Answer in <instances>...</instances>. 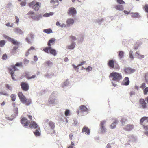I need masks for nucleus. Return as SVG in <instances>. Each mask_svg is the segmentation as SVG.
Returning <instances> with one entry per match:
<instances>
[{
    "instance_id": "f257e3e1",
    "label": "nucleus",
    "mask_w": 148,
    "mask_h": 148,
    "mask_svg": "<svg viewBox=\"0 0 148 148\" xmlns=\"http://www.w3.org/2000/svg\"><path fill=\"white\" fill-rule=\"evenodd\" d=\"M18 95L21 101L25 105L28 106L32 103L31 100L29 99H27L21 92L18 93Z\"/></svg>"
},
{
    "instance_id": "f03ea898",
    "label": "nucleus",
    "mask_w": 148,
    "mask_h": 148,
    "mask_svg": "<svg viewBox=\"0 0 148 148\" xmlns=\"http://www.w3.org/2000/svg\"><path fill=\"white\" fill-rule=\"evenodd\" d=\"M16 66L19 67H21L22 66V62L17 63L15 65H12L11 67L8 68V70L10 73L12 77V78L14 80H15L16 79L14 77L13 74L14 73V71L17 70V68Z\"/></svg>"
},
{
    "instance_id": "7ed1b4c3",
    "label": "nucleus",
    "mask_w": 148,
    "mask_h": 148,
    "mask_svg": "<svg viewBox=\"0 0 148 148\" xmlns=\"http://www.w3.org/2000/svg\"><path fill=\"white\" fill-rule=\"evenodd\" d=\"M109 77H112V80L117 82H119L122 79L123 77L121 74L116 72H113L109 75Z\"/></svg>"
},
{
    "instance_id": "20e7f679",
    "label": "nucleus",
    "mask_w": 148,
    "mask_h": 148,
    "mask_svg": "<svg viewBox=\"0 0 148 148\" xmlns=\"http://www.w3.org/2000/svg\"><path fill=\"white\" fill-rule=\"evenodd\" d=\"M140 123L142 125L144 129L145 130H148V117H143L141 118L140 121Z\"/></svg>"
},
{
    "instance_id": "39448f33",
    "label": "nucleus",
    "mask_w": 148,
    "mask_h": 148,
    "mask_svg": "<svg viewBox=\"0 0 148 148\" xmlns=\"http://www.w3.org/2000/svg\"><path fill=\"white\" fill-rule=\"evenodd\" d=\"M34 12L32 11H30L27 14V15L31 16V17L34 20L38 21L42 17L40 14L35 15L34 14Z\"/></svg>"
},
{
    "instance_id": "423d86ee",
    "label": "nucleus",
    "mask_w": 148,
    "mask_h": 148,
    "mask_svg": "<svg viewBox=\"0 0 148 148\" xmlns=\"http://www.w3.org/2000/svg\"><path fill=\"white\" fill-rule=\"evenodd\" d=\"M21 86L22 90L25 91H27L29 89V86L28 84L25 82H22L21 83Z\"/></svg>"
},
{
    "instance_id": "0eeeda50",
    "label": "nucleus",
    "mask_w": 148,
    "mask_h": 148,
    "mask_svg": "<svg viewBox=\"0 0 148 148\" xmlns=\"http://www.w3.org/2000/svg\"><path fill=\"white\" fill-rule=\"evenodd\" d=\"M21 122L24 126H28L30 123L29 121L25 117H23L21 119Z\"/></svg>"
},
{
    "instance_id": "6e6552de",
    "label": "nucleus",
    "mask_w": 148,
    "mask_h": 148,
    "mask_svg": "<svg viewBox=\"0 0 148 148\" xmlns=\"http://www.w3.org/2000/svg\"><path fill=\"white\" fill-rule=\"evenodd\" d=\"M139 103L141 107L143 109H145L147 107V103L145 102L144 99H140L139 100Z\"/></svg>"
},
{
    "instance_id": "1a4fd4ad",
    "label": "nucleus",
    "mask_w": 148,
    "mask_h": 148,
    "mask_svg": "<svg viewBox=\"0 0 148 148\" xmlns=\"http://www.w3.org/2000/svg\"><path fill=\"white\" fill-rule=\"evenodd\" d=\"M76 10L74 8L71 7L69 9L68 13L69 15L74 16L76 13Z\"/></svg>"
},
{
    "instance_id": "9d476101",
    "label": "nucleus",
    "mask_w": 148,
    "mask_h": 148,
    "mask_svg": "<svg viewBox=\"0 0 148 148\" xmlns=\"http://www.w3.org/2000/svg\"><path fill=\"white\" fill-rule=\"evenodd\" d=\"M50 2L53 8H56L59 4V2L58 0H51Z\"/></svg>"
},
{
    "instance_id": "9b49d317",
    "label": "nucleus",
    "mask_w": 148,
    "mask_h": 148,
    "mask_svg": "<svg viewBox=\"0 0 148 148\" xmlns=\"http://www.w3.org/2000/svg\"><path fill=\"white\" fill-rule=\"evenodd\" d=\"M135 71L134 69L130 67L127 68L125 69L124 71L126 74H131L134 73Z\"/></svg>"
},
{
    "instance_id": "f8f14e48",
    "label": "nucleus",
    "mask_w": 148,
    "mask_h": 148,
    "mask_svg": "<svg viewBox=\"0 0 148 148\" xmlns=\"http://www.w3.org/2000/svg\"><path fill=\"white\" fill-rule=\"evenodd\" d=\"M106 123L105 121H102L100 122V126L101 127V131L102 132H106L105 128L104 125Z\"/></svg>"
},
{
    "instance_id": "ddd939ff",
    "label": "nucleus",
    "mask_w": 148,
    "mask_h": 148,
    "mask_svg": "<svg viewBox=\"0 0 148 148\" xmlns=\"http://www.w3.org/2000/svg\"><path fill=\"white\" fill-rule=\"evenodd\" d=\"M29 126L31 128H33L36 129L38 128V125L35 122L32 121L30 123Z\"/></svg>"
},
{
    "instance_id": "4468645a",
    "label": "nucleus",
    "mask_w": 148,
    "mask_h": 148,
    "mask_svg": "<svg viewBox=\"0 0 148 148\" xmlns=\"http://www.w3.org/2000/svg\"><path fill=\"white\" fill-rule=\"evenodd\" d=\"M130 83V80L128 77H125L123 80L122 84L123 85H128Z\"/></svg>"
},
{
    "instance_id": "2eb2a0df",
    "label": "nucleus",
    "mask_w": 148,
    "mask_h": 148,
    "mask_svg": "<svg viewBox=\"0 0 148 148\" xmlns=\"http://www.w3.org/2000/svg\"><path fill=\"white\" fill-rule=\"evenodd\" d=\"M41 3L39 2H36L35 4L33 6V8L35 11H38L39 8L40 7Z\"/></svg>"
},
{
    "instance_id": "dca6fc26",
    "label": "nucleus",
    "mask_w": 148,
    "mask_h": 148,
    "mask_svg": "<svg viewBox=\"0 0 148 148\" xmlns=\"http://www.w3.org/2000/svg\"><path fill=\"white\" fill-rule=\"evenodd\" d=\"M90 130V129L86 126H84L82 130V132H85L87 135H89Z\"/></svg>"
},
{
    "instance_id": "f3484780",
    "label": "nucleus",
    "mask_w": 148,
    "mask_h": 148,
    "mask_svg": "<svg viewBox=\"0 0 148 148\" xmlns=\"http://www.w3.org/2000/svg\"><path fill=\"white\" fill-rule=\"evenodd\" d=\"M133 125L128 124L124 127V129L126 131H130L133 129Z\"/></svg>"
},
{
    "instance_id": "a211bd4d",
    "label": "nucleus",
    "mask_w": 148,
    "mask_h": 148,
    "mask_svg": "<svg viewBox=\"0 0 148 148\" xmlns=\"http://www.w3.org/2000/svg\"><path fill=\"white\" fill-rule=\"evenodd\" d=\"M55 39L52 38L50 39L48 41L47 45L49 47H51L52 45H53L55 43Z\"/></svg>"
},
{
    "instance_id": "6ab92c4d",
    "label": "nucleus",
    "mask_w": 148,
    "mask_h": 148,
    "mask_svg": "<svg viewBox=\"0 0 148 148\" xmlns=\"http://www.w3.org/2000/svg\"><path fill=\"white\" fill-rule=\"evenodd\" d=\"M8 40L14 45H18L19 44V43L18 41H15L14 39L11 38H9Z\"/></svg>"
},
{
    "instance_id": "aec40b11",
    "label": "nucleus",
    "mask_w": 148,
    "mask_h": 148,
    "mask_svg": "<svg viewBox=\"0 0 148 148\" xmlns=\"http://www.w3.org/2000/svg\"><path fill=\"white\" fill-rule=\"evenodd\" d=\"M114 8L116 10L119 11H122L124 9L123 6L120 5H116Z\"/></svg>"
},
{
    "instance_id": "412c9836",
    "label": "nucleus",
    "mask_w": 148,
    "mask_h": 148,
    "mask_svg": "<svg viewBox=\"0 0 148 148\" xmlns=\"http://www.w3.org/2000/svg\"><path fill=\"white\" fill-rule=\"evenodd\" d=\"M118 121L115 120L114 121V122L110 125V128L112 129H114L116 127V124L118 123Z\"/></svg>"
},
{
    "instance_id": "4be33fe9",
    "label": "nucleus",
    "mask_w": 148,
    "mask_h": 148,
    "mask_svg": "<svg viewBox=\"0 0 148 148\" xmlns=\"http://www.w3.org/2000/svg\"><path fill=\"white\" fill-rule=\"evenodd\" d=\"M74 22V20L72 18L68 19L66 21V24L68 25H70L73 24V23Z\"/></svg>"
},
{
    "instance_id": "5701e85b",
    "label": "nucleus",
    "mask_w": 148,
    "mask_h": 148,
    "mask_svg": "<svg viewBox=\"0 0 148 148\" xmlns=\"http://www.w3.org/2000/svg\"><path fill=\"white\" fill-rule=\"evenodd\" d=\"M14 32L17 34H21L23 33V32L21 29L18 28H16L14 29Z\"/></svg>"
},
{
    "instance_id": "b1692460",
    "label": "nucleus",
    "mask_w": 148,
    "mask_h": 148,
    "mask_svg": "<svg viewBox=\"0 0 148 148\" xmlns=\"http://www.w3.org/2000/svg\"><path fill=\"white\" fill-rule=\"evenodd\" d=\"M114 62L113 60H110L108 63V65L110 68H113L114 67Z\"/></svg>"
},
{
    "instance_id": "393cba45",
    "label": "nucleus",
    "mask_w": 148,
    "mask_h": 148,
    "mask_svg": "<svg viewBox=\"0 0 148 148\" xmlns=\"http://www.w3.org/2000/svg\"><path fill=\"white\" fill-rule=\"evenodd\" d=\"M80 108L82 111L86 112L88 110L86 107L84 105H82L80 106Z\"/></svg>"
},
{
    "instance_id": "a878e982",
    "label": "nucleus",
    "mask_w": 148,
    "mask_h": 148,
    "mask_svg": "<svg viewBox=\"0 0 148 148\" xmlns=\"http://www.w3.org/2000/svg\"><path fill=\"white\" fill-rule=\"evenodd\" d=\"M131 16L134 18H137L139 17L138 13H131Z\"/></svg>"
},
{
    "instance_id": "bb28decb",
    "label": "nucleus",
    "mask_w": 148,
    "mask_h": 148,
    "mask_svg": "<svg viewBox=\"0 0 148 148\" xmlns=\"http://www.w3.org/2000/svg\"><path fill=\"white\" fill-rule=\"evenodd\" d=\"M50 53L51 54L54 56L56 55L57 53L56 51L54 49H52L51 48L50 51Z\"/></svg>"
},
{
    "instance_id": "cd10ccee",
    "label": "nucleus",
    "mask_w": 148,
    "mask_h": 148,
    "mask_svg": "<svg viewBox=\"0 0 148 148\" xmlns=\"http://www.w3.org/2000/svg\"><path fill=\"white\" fill-rule=\"evenodd\" d=\"M11 100L14 101L16 100V95L14 94H12L10 95Z\"/></svg>"
},
{
    "instance_id": "c85d7f7f",
    "label": "nucleus",
    "mask_w": 148,
    "mask_h": 148,
    "mask_svg": "<svg viewBox=\"0 0 148 148\" xmlns=\"http://www.w3.org/2000/svg\"><path fill=\"white\" fill-rule=\"evenodd\" d=\"M75 46V43H73L70 45L68 46L67 47L68 49H72L74 48Z\"/></svg>"
},
{
    "instance_id": "c756f323",
    "label": "nucleus",
    "mask_w": 148,
    "mask_h": 148,
    "mask_svg": "<svg viewBox=\"0 0 148 148\" xmlns=\"http://www.w3.org/2000/svg\"><path fill=\"white\" fill-rule=\"evenodd\" d=\"M49 125L52 129H53L55 128V124L52 121H50L49 123Z\"/></svg>"
},
{
    "instance_id": "7c9ffc66",
    "label": "nucleus",
    "mask_w": 148,
    "mask_h": 148,
    "mask_svg": "<svg viewBox=\"0 0 148 148\" xmlns=\"http://www.w3.org/2000/svg\"><path fill=\"white\" fill-rule=\"evenodd\" d=\"M43 32L47 34L51 33L52 32V30L50 28L45 29L44 30Z\"/></svg>"
},
{
    "instance_id": "2f4dec72",
    "label": "nucleus",
    "mask_w": 148,
    "mask_h": 148,
    "mask_svg": "<svg viewBox=\"0 0 148 148\" xmlns=\"http://www.w3.org/2000/svg\"><path fill=\"white\" fill-rule=\"evenodd\" d=\"M25 76L28 79H31L34 78L36 77V75H32L31 77L29 76V75L27 73H25Z\"/></svg>"
},
{
    "instance_id": "473e14b6",
    "label": "nucleus",
    "mask_w": 148,
    "mask_h": 148,
    "mask_svg": "<svg viewBox=\"0 0 148 148\" xmlns=\"http://www.w3.org/2000/svg\"><path fill=\"white\" fill-rule=\"evenodd\" d=\"M51 49V47H47L44 48L43 50L45 52L48 53L50 52V51Z\"/></svg>"
},
{
    "instance_id": "72a5a7b5",
    "label": "nucleus",
    "mask_w": 148,
    "mask_h": 148,
    "mask_svg": "<svg viewBox=\"0 0 148 148\" xmlns=\"http://www.w3.org/2000/svg\"><path fill=\"white\" fill-rule=\"evenodd\" d=\"M53 14V13L51 12H50L49 13H46L43 15V16L45 17H48L50 16H52Z\"/></svg>"
},
{
    "instance_id": "f704fd0d",
    "label": "nucleus",
    "mask_w": 148,
    "mask_h": 148,
    "mask_svg": "<svg viewBox=\"0 0 148 148\" xmlns=\"http://www.w3.org/2000/svg\"><path fill=\"white\" fill-rule=\"evenodd\" d=\"M47 66H51L52 65L53 63L52 62L50 61H47L45 62Z\"/></svg>"
},
{
    "instance_id": "c9c22d12",
    "label": "nucleus",
    "mask_w": 148,
    "mask_h": 148,
    "mask_svg": "<svg viewBox=\"0 0 148 148\" xmlns=\"http://www.w3.org/2000/svg\"><path fill=\"white\" fill-rule=\"evenodd\" d=\"M34 133L36 136H40V133L38 130H36L34 132Z\"/></svg>"
},
{
    "instance_id": "e433bc0d",
    "label": "nucleus",
    "mask_w": 148,
    "mask_h": 148,
    "mask_svg": "<svg viewBox=\"0 0 148 148\" xmlns=\"http://www.w3.org/2000/svg\"><path fill=\"white\" fill-rule=\"evenodd\" d=\"M36 1H33L29 3L28 4V5L29 7H32L36 3Z\"/></svg>"
},
{
    "instance_id": "4c0bfd02",
    "label": "nucleus",
    "mask_w": 148,
    "mask_h": 148,
    "mask_svg": "<svg viewBox=\"0 0 148 148\" xmlns=\"http://www.w3.org/2000/svg\"><path fill=\"white\" fill-rule=\"evenodd\" d=\"M143 8L148 13V5L146 4L143 7Z\"/></svg>"
},
{
    "instance_id": "58836bf2",
    "label": "nucleus",
    "mask_w": 148,
    "mask_h": 148,
    "mask_svg": "<svg viewBox=\"0 0 148 148\" xmlns=\"http://www.w3.org/2000/svg\"><path fill=\"white\" fill-rule=\"evenodd\" d=\"M5 44V42L4 40H1L0 41V47H2L4 46Z\"/></svg>"
},
{
    "instance_id": "ea45409f",
    "label": "nucleus",
    "mask_w": 148,
    "mask_h": 148,
    "mask_svg": "<svg viewBox=\"0 0 148 148\" xmlns=\"http://www.w3.org/2000/svg\"><path fill=\"white\" fill-rule=\"evenodd\" d=\"M70 38L72 41H75L77 39L76 37L74 36H70Z\"/></svg>"
},
{
    "instance_id": "a19ab883",
    "label": "nucleus",
    "mask_w": 148,
    "mask_h": 148,
    "mask_svg": "<svg viewBox=\"0 0 148 148\" xmlns=\"http://www.w3.org/2000/svg\"><path fill=\"white\" fill-rule=\"evenodd\" d=\"M117 2L120 4H124L125 3L123 0H116Z\"/></svg>"
},
{
    "instance_id": "79ce46f5",
    "label": "nucleus",
    "mask_w": 148,
    "mask_h": 148,
    "mask_svg": "<svg viewBox=\"0 0 148 148\" xmlns=\"http://www.w3.org/2000/svg\"><path fill=\"white\" fill-rule=\"evenodd\" d=\"M82 69H86L88 71H90L92 70V68L90 66H89L87 68L85 69L83 67H82Z\"/></svg>"
},
{
    "instance_id": "37998d69",
    "label": "nucleus",
    "mask_w": 148,
    "mask_h": 148,
    "mask_svg": "<svg viewBox=\"0 0 148 148\" xmlns=\"http://www.w3.org/2000/svg\"><path fill=\"white\" fill-rule=\"evenodd\" d=\"M5 86L9 90H12V87L8 84H6Z\"/></svg>"
},
{
    "instance_id": "c03bdc74",
    "label": "nucleus",
    "mask_w": 148,
    "mask_h": 148,
    "mask_svg": "<svg viewBox=\"0 0 148 148\" xmlns=\"http://www.w3.org/2000/svg\"><path fill=\"white\" fill-rule=\"evenodd\" d=\"M144 94V95H146L147 92H148V87L145 88L143 90Z\"/></svg>"
},
{
    "instance_id": "a18cd8bd",
    "label": "nucleus",
    "mask_w": 148,
    "mask_h": 148,
    "mask_svg": "<svg viewBox=\"0 0 148 148\" xmlns=\"http://www.w3.org/2000/svg\"><path fill=\"white\" fill-rule=\"evenodd\" d=\"M69 113H70L69 110H66V111H65V115L66 116H67L69 115Z\"/></svg>"
},
{
    "instance_id": "49530a36",
    "label": "nucleus",
    "mask_w": 148,
    "mask_h": 148,
    "mask_svg": "<svg viewBox=\"0 0 148 148\" xmlns=\"http://www.w3.org/2000/svg\"><path fill=\"white\" fill-rule=\"evenodd\" d=\"M146 87V84L145 83H143L140 86V88L142 89H144Z\"/></svg>"
},
{
    "instance_id": "de8ad7c7",
    "label": "nucleus",
    "mask_w": 148,
    "mask_h": 148,
    "mask_svg": "<svg viewBox=\"0 0 148 148\" xmlns=\"http://www.w3.org/2000/svg\"><path fill=\"white\" fill-rule=\"evenodd\" d=\"M146 82L148 84V74H146L145 77Z\"/></svg>"
},
{
    "instance_id": "09e8293b",
    "label": "nucleus",
    "mask_w": 148,
    "mask_h": 148,
    "mask_svg": "<svg viewBox=\"0 0 148 148\" xmlns=\"http://www.w3.org/2000/svg\"><path fill=\"white\" fill-rule=\"evenodd\" d=\"M55 101L54 99H52L49 101V104H53L54 103Z\"/></svg>"
},
{
    "instance_id": "8fccbe9b",
    "label": "nucleus",
    "mask_w": 148,
    "mask_h": 148,
    "mask_svg": "<svg viewBox=\"0 0 148 148\" xmlns=\"http://www.w3.org/2000/svg\"><path fill=\"white\" fill-rule=\"evenodd\" d=\"M86 63V62L85 61H82V62H81V63H79V64H78V66H81L82 65H83L84 64H85Z\"/></svg>"
},
{
    "instance_id": "3c124183",
    "label": "nucleus",
    "mask_w": 148,
    "mask_h": 148,
    "mask_svg": "<svg viewBox=\"0 0 148 148\" xmlns=\"http://www.w3.org/2000/svg\"><path fill=\"white\" fill-rule=\"evenodd\" d=\"M25 40L27 41V42L29 44H31L32 43L31 41L28 38H25Z\"/></svg>"
},
{
    "instance_id": "603ef678",
    "label": "nucleus",
    "mask_w": 148,
    "mask_h": 148,
    "mask_svg": "<svg viewBox=\"0 0 148 148\" xmlns=\"http://www.w3.org/2000/svg\"><path fill=\"white\" fill-rule=\"evenodd\" d=\"M13 25V23H12L11 24H10V23H8L6 24V25L8 27H12Z\"/></svg>"
},
{
    "instance_id": "864d4df0",
    "label": "nucleus",
    "mask_w": 148,
    "mask_h": 148,
    "mask_svg": "<svg viewBox=\"0 0 148 148\" xmlns=\"http://www.w3.org/2000/svg\"><path fill=\"white\" fill-rule=\"evenodd\" d=\"M15 19H16L15 23L18 25L19 21V18L17 16H16Z\"/></svg>"
},
{
    "instance_id": "5fc2aeb1",
    "label": "nucleus",
    "mask_w": 148,
    "mask_h": 148,
    "mask_svg": "<svg viewBox=\"0 0 148 148\" xmlns=\"http://www.w3.org/2000/svg\"><path fill=\"white\" fill-rule=\"evenodd\" d=\"M34 48L33 46H32L30 47V48L28 49V52L27 53V55H28L29 54H28V53H29V51L31 50H34Z\"/></svg>"
},
{
    "instance_id": "6e6d98bb",
    "label": "nucleus",
    "mask_w": 148,
    "mask_h": 148,
    "mask_svg": "<svg viewBox=\"0 0 148 148\" xmlns=\"http://www.w3.org/2000/svg\"><path fill=\"white\" fill-rule=\"evenodd\" d=\"M26 3L25 1L21 2L20 3V4L21 6H23L25 5Z\"/></svg>"
},
{
    "instance_id": "4d7b16f0",
    "label": "nucleus",
    "mask_w": 148,
    "mask_h": 148,
    "mask_svg": "<svg viewBox=\"0 0 148 148\" xmlns=\"http://www.w3.org/2000/svg\"><path fill=\"white\" fill-rule=\"evenodd\" d=\"M124 54V53L122 51H120L119 52V56H123Z\"/></svg>"
},
{
    "instance_id": "13d9d810",
    "label": "nucleus",
    "mask_w": 148,
    "mask_h": 148,
    "mask_svg": "<svg viewBox=\"0 0 148 148\" xmlns=\"http://www.w3.org/2000/svg\"><path fill=\"white\" fill-rule=\"evenodd\" d=\"M30 38L32 39H33L34 38L33 35L32 34H30L29 35Z\"/></svg>"
},
{
    "instance_id": "bf43d9fd",
    "label": "nucleus",
    "mask_w": 148,
    "mask_h": 148,
    "mask_svg": "<svg viewBox=\"0 0 148 148\" xmlns=\"http://www.w3.org/2000/svg\"><path fill=\"white\" fill-rule=\"evenodd\" d=\"M66 26V25L64 24H60V27H65Z\"/></svg>"
},
{
    "instance_id": "052dcab7",
    "label": "nucleus",
    "mask_w": 148,
    "mask_h": 148,
    "mask_svg": "<svg viewBox=\"0 0 148 148\" xmlns=\"http://www.w3.org/2000/svg\"><path fill=\"white\" fill-rule=\"evenodd\" d=\"M123 12L125 14H128L130 13V12H128V11H127L125 10L123 11Z\"/></svg>"
},
{
    "instance_id": "680f3d73",
    "label": "nucleus",
    "mask_w": 148,
    "mask_h": 148,
    "mask_svg": "<svg viewBox=\"0 0 148 148\" xmlns=\"http://www.w3.org/2000/svg\"><path fill=\"white\" fill-rule=\"evenodd\" d=\"M73 134H72V133H71L69 135V138H70L71 139V140H72V137L73 136Z\"/></svg>"
},
{
    "instance_id": "e2e57ef3",
    "label": "nucleus",
    "mask_w": 148,
    "mask_h": 148,
    "mask_svg": "<svg viewBox=\"0 0 148 148\" xmlns=\"http://www.w3.org/2000/svg\"><path fill=\"white\" fill-rule=\"evenodd\" d=\"M60 23L58 21H57L56 23V24L57 26H59L60 25Z\"/></svg>"
},
{
    "instance_id": "0e129e2a",
    "label": "nucleus",
    "mask_w": 148,
    "mask_h": 148,
    "mask_svg": "<svg viewBox=\"0 0 148 148\" xmlns=\"http://www.w3.org/2000/svg\"><path fill=\"white\" fill-rule=\"evenodd\" d=\"M7 56H2V58L3 60H6L7 58Z\"/></svg>"
},
{
    "instance_id": "69168bd1",
    "label": "nucleus",
    "mask_w": 148,
    "mask_h": 148,
    "mask_svg": "<svg viewBox=\"0 0 148 148\" xmlns=\"http://www.w3.org/2000/svg\"><path fill=\"white\" fill-rule=\"evenodd\" d=\"M112 86H114V87H116L117 85L116 84L114 83L113 82H112Z\"/></svg>"
},
{
    "instance_id": "338daca9",
    "label": "nucleus",
    "mask_w": 148,
    "mask_h": 148,
    "mask_svg": "<svg viewBox=\"0 0 148 148\" xmlns=\"http://www.w3.org/2000/svg\"><path fill=\"white\" fill-rule=\"evenodd\" d=\"M38 59V58L37 57V56H34V60L35 61H36Z\"/></svg>"
},
{
    "instance_id": "774afa93",
    "label": "nucleus",
    "mask_w": 148,
    "mask_h": 148,
    "mask_svg": "<svg viewBox=\"0 0 148 148\" xmlns=\"http://www.w3.org/2000/svg\"><path fill=\"white\" fill-rule=\"evenodd\" d=\"M107 148H111V146H110V145L109 144H107Z\"/></svg>"
}]
</instances>
